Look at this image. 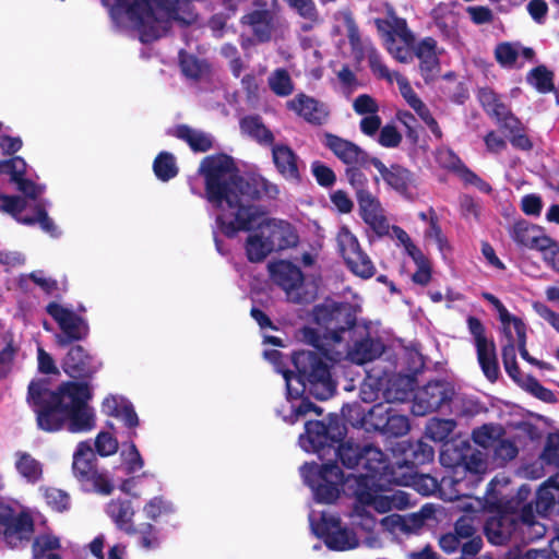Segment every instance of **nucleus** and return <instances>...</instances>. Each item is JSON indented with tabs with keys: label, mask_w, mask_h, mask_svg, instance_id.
Segmentation results:
<instances>
[{
	"label": "nucleus",
	"mask_w": 559,
	"mask_h": 559,
	"mask_svg": "<svg viewBox=\"0 0 559 559\" xmlns=\"http://www.w3.org/2000/svg\"><path fill=\"white\" fill-rule=\"evenodd\" d=\"M337 455L346 467H358L357 473L344 475L335 463H305L300 467V475L317 502L334 503L342 492L355 497L352 518L367 532L378 524L377 519L366 510L368 507L386 513L409 506L405 491L384 488L383 480L390 466L379 449L346 442L338 447Z\"/></svg>",
	"instance_id": "f257e3e1"
},
{
	"label": "nucleus",
	"mask_w": 559,
	"mask_h": 559,
	"mask_svg": "<svg viewBox=\"0 0 559 559\" xmlns=\"http://www.w3.org/2000/svg\"><path fill=\"white\" fill-rule=\"evenodd\" d=\"M318 329L304 330V338L314 348L297 352L293 361L298 376L277 369L286 382L289 399H298L305 392L319 400L330 399L336 389L333 378L334 364L346 357L352 362L362 365L378 358L384 349L379 340L364 338L349 349L343 344L350 334L349 328L355 317L345 305L328 302L318 306L313 312Z\"/></svg>",
	"instance_id": "f03ea898"
},
{
	"label": "nucleus",
	"mask_w": 559,
	"mask_h": 559,
	"mask_svg": "<svg viewBox=\"0 0 559 559\" xmlns=\"http://www.w3.org/2000/svg\"><path fill=\"white\" fill-rule=\"evenodd\" d=\"M91 397L87 382L67 381L53 391L48 380L38 379L29 382L26 401L40 430L57 432L68 425V430L75 433L95 426L93 409L87 404Z\"/></svg>",
	"instance_id": "7ed1b4c3"
},
{
	"label": "nucleus",
	"mask_w": 559,
	"mask_h": 559,
	"mask_svg": "<svg viewBox=\"0 0 559 559\" xmlns=\"http://www.w3.org/2000/svg\"><path fill=\"white\" fill-rule=\"evenodd\" d=\"M204 181L202 197L217 212L216 225L229 239L245 231V178L225 153L205 156L198 169Z\"/></svg>",
	"instance_id": "20e7f679"
},
{
	"label": "nucleus",
	"mask_w": 559,
	"mask_h": 559,
	"mask_svg": "<svg viewBox=\"0 0 559 559\" xmlns=\"http://www.w3.org/2000/svg\"><path fill=\"white\" fill-rule=\"evenodd\" d=\"M298 236L294 227L283 221L270 218L264 211L247 205V258L264 259L273 250L296 246Z\"/></svg>",
	"instance_id": "39448f33"
},
{
	"label": "nucleus",
	"mask_w": 559,
	"mask_h": 559,
	"mask_svg": "<svg viewBox=\"0 0 559 559\" xmlns=\"http://www.w3.org/2000/svg\"><path fill=\"white\" fill-rule=\"evenodd\" d=\"M102 4L109 9L112 20L117 21L122 14L135 25L140 32L143 43H151L160 38L162 33L158 24L162 20L157 16L153 4L165 12L169 20L180 21L178 2L179 0H100Z\"/></svg>",
	"instance_id": "423d86ee"
},
{
	"label": "nucleus",
	"mask_w": 559,
	"mask_h": 559,
	"mask_svg": "<svg viewBox=\"0 0 559 559\" xmlns=\"http://www.w3.org/2000/svg\"><path fill=\"white\" fill-rule=\"evenodd\" d=\"M353 514V511L350 512ZM352 524L364 534L358 535L354 528L344 525L341 519L329 512H318L311 510L309 513V523L312 533L321 538L328 548L335 551H346L357 548L361 543L369 548H379L382 545L380 537L373 534V530L367 532L355 523L349 515Z\"/></svg>",
	"instance_id": "0eeeda50"
},
{
	"label": "nucleus",
	"mask_w": 559,
	"mask_h": 559,
	"mask_svg": "<svg viewBox=\"0 0 559 559\" xmlns=\"http://www.w3.org/2000/svg\"><path fill=\"white\" fill-rule=\"evenodd\" d=\"M503 334L502 358L508 374L525 391L537 399L552 403L556 401L554 393L544 388L536 379L524 376L520 372L515 361V349L518 342L526 341V329L523 321L510 313L508 310L499 314Z\"/></svg>",
	"instance_id": "6e6552de"
},
{
	"label": "nucleus",
	"mask_w": 559,
	"mask_h": 559,
	"mask_svg": "<svg viewBox=\"0 0 559 559\" xmlns=\"http://www.w3.org/2000/svg\"><path fill=\"white\" fill-rule=\"evenodd\" d=\"M440 462L444 467L453 468V480L461 484L460 475L468 473L478 476L487 473L488 462L481 451L474 450L466 441H451L444 443L440 453Z\"/></svg>",
	"instance_id": "1a4fd4ad"
},
{
	"label": "nucleus",
	"mask_w": 559,
	"mask_h": 559,
	"mask_svg": "<svg viewBox=\"0 0 559 559\" xmlns=\"http://www.w3.org/2000/svg\"><path fill=\"white\" fill-rule=\"evenodd\" d=\"M72 471L74 477L86 490L108 496L114 491V484L105 473L97 469V457L91 444L82 441L73 454Z\"/></svg>",
	"instance_id": "9d476101"
},
{
	"label": "nucleus",
	"mask_w": 559,
	"mask_h": 559,
	"mask_svg": "<svg viewBox=\"0 0 559 559\" xmlns=\"http://www.w3.org/2000/svg\"><path fill=\"white\" fill-rule=\"evenodd\" d=\"M28 202L21 195H10L0 192V212L11 215L19 224L26 226L39 225L40 229L51 237L60 235L55 222L49 217L46 204L36 202L33 206V215H24Z\"/></svg>",
	"instance_id": "9b49d317"
},
{
	"label": "nucleus",
	"mask_w": 559,
	"mask_h": 559,
	"mask_svg": "<svg viewBox=\"0 0 559 559\" xmlns=\"http://www.w3.org/2000/svg\"><path fill=\"white\" fill-rule=\"evenodd\" d=\"M370 66L374 73L379 76L388 79L390 82H395L405 102L419 116V118L426 123L431 133L437 138L441 139L442 132L437 121L430 114L427 106L416 95L411 87L408 81L397 72L390 73L386 67L381 62L379 57L372 53L369 58Z\"/></svg>",
	"instance_id": "f8f14e48"
},
{
	"label": "nucleus",
	"mask_w": 559,
	"mask_h": 559,
	"mask_svg": "<svg viewBox=\"0 0 559 559\" xmlns=\"http://www.w3.org/2000/svg\"><path fill=\"white\" fill-rule=\"evenodd\" d=\"M46 312L59 326L60 332L55 335L56 344L59 347H67L75 342L84 341L88 336L87 321L73 310L51 301L46 306Z\"/></svg>",
	"instance_id": "ddd939ff"
},
{
	"label": "nucleus",
	"mask_w": 559,
	"mask_h": 559,
	"mask_svg": "<svg viewBox=\"0 0 559 559\" xmlns=\"http://www.w3.org/2000/svg\"><path fill=\"white\" fill-rule=\"evenodd\" d=\"M269 272L272 281L286 293L288 300L302 304L313 298L314 290L308 288L304 274L293 263L285 260L272 262Z\"/></svg>",
	"instance_id": "4468645a"
},
{
	"label": "nucleus",
	"mask_w": 559,
	"mask_h": 559,
	"mask_svg": "<svg viewBox=\"0 0 559 559\" xmlns=\"http://www.w3.org/2000/svg\"><path fill=\"white\" fill-rule=\"evenodd\" d=\"M389 53L400 62L413 59L414 37L406 26L405 20L392 17L388 21H377Z\"/></svg>",
	"instance_id": "2eb2a0df"
},
{
	"label": "nucleus",
	"mask_w": 559,
	"mask_h": 559,
	"mask_svg": "<svg viewBox=\"0 0 559 559\" xmlns=\"http://www.w3.org/2000/svg\"><path fill=\"white\" fill-rule=\"evenodd\" d=\"M33 518L24 511H16L9 504L0 502V537L11 548H17L23 542H27L34 533Z\"/></svg>",
	"instance_id": "dca6fc26"
},
{
	"label": "nucleus",
	"mask_w": 559,
	"mask_h": 559,
	"mask_svg": "<svg viewBox=\"0 0 559 559\" xmlns=\"http://www.w3.org/2000/svg\"><path fill=\"white\" fill-rule=\"evenodd\" d=\"M336 240L341 254L354 274L362 278H369L374 274V265L361 251L356 236L347 227L340 228Z\"/></svg>",
	"instance_id": "f3484780"
},
{
	"label": "nucleus",
	"mask_w": 559,
	"mask_h": 559,
	"mask_svg": "<svg viewBox=\"0 0 559 559\" xmlns=\"http://www.w3.org/2000/svg\"><path fill=\"white\" fill-rule=\"evenodd\" d=\"M469 333L473 335L474 344L477 352V359L485 377L493 382L499 376V367L497 361L496 345L492 340L485 334L483 323L469 317L467 320Z\"/></svg>",
	"instance_id": "a211bd4d"
},
{
	"label": "nucleus",
	"mask_w": 559,
	"mask_h": 559,
	"mask_svg": "<svg viewBox=\"0 0 559 559\" xmlns=\"http://www.w3.org/2000/svg\"><path fill=\"white\" fill-rule=\"evenodd\" d=\"M542 461L559 466V437L551 436L542 454ZM552 490H559V472L548 479L538 490L536 508L539 514H550L556 509V496Z\"/></svg>",
	"instance_id": "6ab92c4d"
},
{
	"label": "nucleus",
	"mask_w": 559,
	"mask_h": 559,
	"mask_svg": "<svg viewBox=\"0 0 559 559\" xmlns=\"http://www.w3.org/2000/svg\"><path fill=\"white\" fill-rule=\"evenodd\" d=\"M306 432L299 437V445L306 452H319L331 442L341 440L345 435L343 426L331 421L326 427L322 421L309 420L306 423Z\"/></svg>",
	"instance_id": "aec40b11"
},
{
	"label": "nucleus",
	"mask_w": 559,
	"mask_h": 559,
	"mask_svg": "<svg viewBox=\"0 0 559 559\" xmlns=\"http://www.w3.org/2000/svg\"><path fill=\"white\" fill-rule=\"evenodd\" d=\"M451 395L452 390L445 382H430L416 392L412 412L416 416H425L437 411Z\"/></svg>",
	"instance_id": "412c9836"
},
{
	"label": "nucleus",
	"mask_w": 559,
	"mask_h": 559,
	"mask_svg": "<svg viewBox=\"0 0 559 559\" xmlns=\"http://www.w3.org/2000/svg\"><path fill=\"white\" fill-rule=\"evenodd\" d=\"M392 406L389 403H380L371 407L367 413L360 406H349L344 415L354 425L366 431H381L388 426V417Z\"/></svg>",
	"instance_id": "4be33fe9"
},
{
	"label": "nucleus",
	"mask_w": 559,
	"mask_h": 559,
	"mask_svg": "<svg viewBox=\"0 0 559 559\" xmlns=\"http://www.w3.org/2000/svg\"><path fill=\"white\" fill-rule=\"evenodd\" d=\"M99 364L82 345H73L67 353L63 371L72 379H91L99 369Z\"/></svg>",
	"instance_id": "5701e85b"
},
{
	"label": "nucleus",
	"mask_w": 559,
	"mask_h": 559,
	"mask_svg": "<svg viewBox=\"0 0 559 559\" xmlns=\"http://www.w3.org/2000/svg\"><path fill=\"white\" fill-rule=\"evenodd\" d=\"M371 164L379 171L381 178L388 183V186L394 189L397 193L406 198H412V190L415 187V180L408 170L400 166H391L388 168L377 158H372Z\"/></svg>",
	"instance_id": "b1692460"
},
{
	"label": "nucleus",
	"mask_w": 559,
	"mask_h": 559,
	"mask_svg": "<svg viewBox=\"0 0 559 559\" xmlns=\"http://www.w3.org/2000/svg\"><path fill=\"white\" fill-rule=\"evenodd\" d=\"M166 133L187 143L194 153H205L214 147V138L211 133L185 123L168 129Z\"/></svg>",
	"instance_id": "393cba45"
},
{
	"label": "nucleus",
	"mask_w": 559,
	"mask_h": 559,
	"mask_svg": "<svg viewBox=\"0 0 559 559\" xmlns=\"http://www.w3.org/2000/svg\"><path fill=\"white\" fill-rule=\"evenodd\" d=\"M357 201L364 222L379 235L388 233L389 223L379 200L371 193H360Z\"/></svg>",
	"instance_id": "a878e982"
},
{
	"label": "nucleus",
	"mask_w": 559,
	"mask_h": 559,
	"mask_svg": "<svg viewBox=\"0 0 559 559\" xmlns=\"http://www.w3.org/2000/svg\"><path fill=\"white\" fill-rule=\"evenodd\" d=\"M479 102L485 110L496 117L507 130H515L519 127V120L509 111L508 107L500 100L499 96L491 90H480L478 94Z\"/></svg>",
	"instance_id": "bb28decb"
},
{
	"label": "nucleus",
	"mask_w": 559,
	"mask_h": 559,
	"mask_svg": "<svg viewBox=\"0 0 559 559\" xmlns=\"http://www.w3.org/2000/svg\"><path fill=\"white\" fill-rule=\"evenodd\" d=\"M479 102L485 110L496 117L507 130H515L519 127V120L509 111L508 107L500 100L499 96L491 90H480L478 94Z\"/></svg>",
	"instance_id": "cd10ccee"
},
{
	"label": "nucleus",
	"mask_w": 559,
	"mask_h": 559,
	"mask_svg": "<svg viewBox=\"0 0 559 559\" xmlns=\"http://www.w3.org/2000/svg\"><path fill=\"white\" fill-rule=\"evenodd\" d=\"M510 236L519 246L537 251L545 248L549 237L542 227L526 221L516 222L510 229Z\"/></svg>",
	"instance_id": "c85d7f7f"
},
{
	"label": "nucleus",
	"mask_w": 559,
	"mask_h": 559,
	"mask_svg": "<svg viewBox=\"0 0 559 559\" xmlns=\"http://www.w3.org/2000/svg\"><path fill=\"white\" fill-rule=\"evenodd\" d=\"M273 162L277 171L293 183L300 182L299 160L296 154L286 145H275L272 151Z\"/></svg>",
	"instance_id": "c756f323"
},
{
	"label": "nucleus",
	"mask_w": 559,
	"mask_h": 559,
	"mask_svg": "<svg viewBox=\"0 0 559 559\" xmlns=\"http://www.w3.org/2000/svg\"><path fill=\"white\" fill-rule=\"evenodd\" d=\"M287 107L312 123H322L328 117V110L323 104L304 94L297 95L287 103Z\"/></svg>",
	"instance_id": "7c9ffc66"
},
{
	"label": "nucleus",
	"mask_w": 559,
	"mask_h": 559,
	"mask_svg": "<svg viewBox=\"0 0 559 559\" xmlns=\"http://www.w3.org/2000/svg\"><path fill=\"white\" fill-rule=\"evenodd\" d=\"M106 513L119 530L124 531L128 535L136 533V527L131 523L134 512L130 500H110L107 503Z\"/></svg>",
	"instance_id": "2f4dec72"
},
{
	"label": "nucleus",
	"mask_w": 559,
	"mask_h": 559,
	"mask_svg": "<svg viewBox=\"0 0 559 559\" xmlns=\"http://www.w3.org/2000/svg\"><path fill=\"white\" fill-rule=\"evenodd\" d=\"M324 144L347 165L359 164L364 158V153L357 145L336 135L325 134Z\"/></svg>",
	"instance_id": "473e14b6"
},
{
	"label": "nucleus",
	"mask_w": 559,
	"mask_h": 559,
	"mask_svg": "<svg viewBox=\"0 0 559 559\" xmlns=\"http://www.w3.org/2000/svg\"><path fill=\"white\" fill-rule=\"evenodd\" d=\"M391 483L401 484L403 486H413L418 492L424 496L435 492L437 489V481L428 475H415L411 478H400L395 476L394 472L389 467L388 476L383 480L384 488Z\"/></svg>",
	"instance_id": "72a5a7b5"
},
{
	"label": "nucleus",
	"mask_w": 559,
	"mask_h": 559,
	"mask_svg": "<svg viewBox=\"0 0 559 559\" xmlns=\"http://www.w3.org/2000/svg\"><path fill=\"white\" fill-rule=\"evenodd\" d=\"M278 194L277 187L258 174L247 176V200H271Z\"/></svg>",
	"instance_id": "f704fd0d"
},
{
	"label": "nucleus",
	"mask_w": 559,
	"mask_h": 559,
	"mask_svg": "<svg viewBox=\"0 0 559 559\" xmlns=\"http://www.w3.org/2000/svg\"><path fill=\"white\" fill-rule=\"evenodd\" d=\"M436 46L435 39L425 38L419 43L416 50V55L420 60V70L426 80L432 78L438 71Z\"/></svg>",
	"instance_id": "c9c22d12"
},
{
	"label": "nucleus",
	"mask_w": 559,
	"mask_h": 559,
	"mask_svg": "<svg viewBox=\"0 0 559 559\" xmlns=\"http://www.w3.org/2000/svg\"><path fill=\"white\" fill-rule=\"evenodd\" d=\"M485 532L490 543L503 544L512 534L510 516L502 514L498 518H490L485 525Z\"/></svg>",
	"instance_id": "e433bc0d"
},
{
	"label": "nucleus",
	"mask_w": 559,
	"mask_h": 559,
	"mask_svg": "<svg viewBox=\"0 0 559 559\" xmlns=\"http://www.w3.org/2000/svg\"><path fill=\"white\" fill-rule=\"evenodd\" d=\"M431 17L438 28L448 37H454L457 17L452 8L445 3H439L432 11Z\"/></svg>",
	"instance_id": "4c0bfd02"
},
{
	"label": "nucleus",
	"mask_w": 559,
	"mask_h": 559,
	"mask_svg": "<svg viewBox=\"0 0 559 559\" xmlns=\"http://www.w3.org/2000/svg\"><path fill=\"white\" fill-rule=\"evenodd\" d=\"M520 56H523L525 59H531L533 57V50L509 43L500 44L496 48V58L503 67L514 66Z\"/></svg>",
	"instance_id": "58836bf2"
},
{
	"label": "nucleus",
	"mask_w": 559,
	"mask_h": 559,
	"mask_svg": "<svg viewBox=\"0 0 559 559\" xmlns=\"http://www.w3.org/2000/svg\"><path fill=\"white\" fill-rule=\"evenodd\" d=\"M502 435L503 429L500 425L486 424L473 431V440L484 449L495 448Z\"/></svg>",
	"instance_id": "ea45409f"
},
{
	"label": "nucleus",
	"mask_w": 559,
	"mask_h": 559,
	"mask_svg": "<svg viewBox=\"0 0 559 559\" xmlns=\"http://www.w3.org/2000/svg\"><path fill=\"white\" fill-rule=\"evenodd\" d=\"M153 170L160 181H168L177 176L178 167L175 157L169 152H160L154 159Z\"/></svg>",
	"instance_id": "a19ab883"
},
{
	"label": "nucleus",
	"mask_w": 559,
	"mask_h": 559,
	"mask_svg": "<svg viewBox=\"0 0 559 559\" xmlns=\"http://www.w3.org/2000/svg\"><path fill=\"white\" fill-rule=\"evenodd\" d=\"M17 457L15 463L17 472L29 483L38 481L43 475L40 463L26 452H19Z\"/></svg>",
	"instance_id": "79ce46f5"
},
{
	"label": "nucleus",
	"mask_w": 559,
	"mask_h": 559,
	"mask_svg": "<svg viewBox=\"0 0 559 559\" xmlns=\"http://www.w3.org/2000/svg\"><path fill=\"white\" fill-rule=\"evenodd\" d=\"M250 28L258 41L267 40L273 28L272 15L267 11H259L250 15Z\"/></svg>",
	"instance_id": "37998d69"
},
{
	"label": "nucleus",
	"mask_w": 559,
	"mask_h": 559,
	"mask_svg": "<svg viewBox=\"0 0 559 559\" xmlns=\"http://www.w3.org/2000/svg\"><path fill=\"white\" fill-rule=\"evenodd\" d=\"M61 548L60 538L52 534H41L35 537L32 544V559H43L48 551Z\"/></svg>",
	"instance_id": "c03bdc74"
},
{
	"label": "nucleus",
	"mask_w": 559,
	"mask_h": 559,
	"mask_svg": "<svg viewBox=\"0 0 559 559\" xmlns=\"http://www.w3.org/2000/svg\"><path fill=\"white\" fill-rule=\"evenodd\" d=\"M456 424L452 419L432 418L426 427V436L433 441H444L454 430Z\"/></svg>",
	"instance_id": "a18cd8bd"
},
{
	"label": "nucleus",
	"mask_w": 559,
	"mask_h": 559,
	"mask_svg": "<svg viewBox=\"0 0 559 559\" xmlns=\"http://www.w3.org/2000/svg\"><path fill=\"white\" fill-rule=\"evenodd\" d=\"M527 82L540 93H548L552 90V74L545 67L533 69L527 75Z\"/></svg>",
	"instance_id": "49530a36"
},
{
	"label": "nucleus",
	"mask_w": 559,
	"mask_h": 559,
	"mask_svg": "<svg viewBox=\"0 0 559 559\" xmlns=\"http://www.w3.org/2000/svg\"><path fill=\"white\" fill-rule=\"evenodd\" d=\"M269 85L278 96H287L294 90L289 74L283 69H277L270 75Z\"/></svg>",
	"instance_id": "de8ad7c7"
},
{
	"label": "nucleus",
	"mask_w": 559,
	"mask_h": 559,
	"mask_svg": "<svg viewBox=\"0 0 559 559\" xmlns=\"http://www.w3.org/2000/svg\"><path fill=\"white\" fill-rule=\"evenodd\" d=\"M409 430V421L405 415L397 413L393 407L388 417V426L384 427L382 433L389 436H404Z\"/></svg>",
	"instance_id": "09e8293b"
},
{
	"label": "nucleus",
	"mask_w": 559,
	"mask_h": 559,
	"mask_svg": "<svg viewBox=\"0 0 559 559\" xmlns=\"http://www.w3.org/2000/svg\"><path fill=\"white\" fill-rule=\"evenodd\" d=\"M17 352L19 346L14 344L13 340H10L0 350V380L11 373Z\"/></svg>",
	"instance_id": "8fccbe9b"
},
{
	"label": "nucleus",
	"mask_w": 559,
	"mask_h": 559,
	"mask_svg": "<svg viewBox=\"0 0 559 559\" xmlns=\"http://www.w3.org/2000/svg\"><path fill=\"white\" fill-rule=\"evenodd\" d=\"M26 162L21 156H13L9 159L0 160V175H9L11 182L13 178L25 176L26 174Z\"/></svg>",
	"instance_id": "3c124183"
},
{
	"label": "nucleus",
	"mask_w": 559,
	"mask_h": 559,
	"mask_svg": "<svg viewBox=\"0 0 559 559\" xmlns=\"http://www.w3.org/2000/svg\"><path fill=\"white\" fill-rule=\"evenodd\" d=\"M247 134L261 144H271L273 142L272 132L257 117L247 119Z\"/></svg>",
	"instance_id": "603ef678"
},
{
	"label": "nucleus",
	"mask_w": 559,
	"mask_h": 559,
	"mask_svg": "<svg viewBox=\"0 0 559 559\" xmlns=\"http://www.w3.org/2000/svg\"><path fill=\"white\" fill-rule=\"evenodd\" d=\"M45 499L47 504L57 512L67 511L70 507V496L58 488H47Z\"/></svg>",
	"instance_id": "864d4df0"
},
{
	"label": "nucleus",
	"mask_w": 559,
	"mask_h": 559,
	"mask_svg": "<svg viewBox=\"0 0 559 559\" xmlns=\"http://www.w3.org/2000/svg\"><path fill=\"white\" fill-rule=\"evenodd\" d=\"M415 262L417 270L413 275V281L420 285H426L431 278V267L427 258L421 251L411 257Z\"/></svg>",
	"instance_id": "5fc2aeb1"
},
{
	"label": "nucleus",
	"mask_w": 559,
	"mask_h": 559,
	"mask_svg": "<svg viewBox=\"0 0 559 559\" xmlns=\"http://www.w3.org/2000/svg\"><path fill=\"white\" fill-rule=\"evenodd\" d=\"M143 511L147 519L156 521L160 515L171 513L174 510L162 497H154L144 506Z\"/></svg>",
	"instance_id": "6e6d98bb"
},
{
	"label": "nucleus",
	"mask_w": 559,
	"mask_h": 559,
	"mask_svg": "<svg viewBox=\"0 0 559 559\" xmlns=\"http://www.w3.org/2000/svg\"><path fill=\"white\" fill-rule=\"evenodd\" d=\"M96 453L100 456H109L118 450V441L111 433L102 431L95 439Z\"/></svg>",
	"instance_id": "4d7b16f0"
},
{
	"label": "nucleus",
	"mask_w": 559,
	"mask_h": 559,
	"mask_svg": "<svg viewBox=\"0 0 559 559\" xmlns=\"http://www.w3.org/2000/svg\"><path fill=\"white\" fill-rule=\"evenodd\" d=\"M140 535V544L143 548L152 549L159 545L157 537V530L151 523H143L136 528V533Z\"/></svg>",
	"instance_id": "13d9d810"
},
{
	"label": "nucleus",
	"mask_w": 559,
	"mask_h": 559,
	"mask_svg": "<svg viewBox=\"0 0 559 559\" xmlns=\"http://www.w3.org/2000/svg\"><path fill=\"white\" fill-rule=\"evenodd\" d=\"M13 183L16 185L17 190L23 193V198L26 200H37V198L43 193L44 188L36 185L33 180L25 178V176H20L16 179L13 178Z\"/></svg>",
	"instance_id": "bf43d9fd"
},
{
	"label": "nucleus",
	"mask_w": 559,
	"mask_h": 559,
	"mask_svg": "<svg viewBox=\"0 0 559 559\" xmlns=\"http://www.w3.org/2000/svg\"><path fill=\"white\" fill-rule=\"evenodd\" d=\"M311 171L317 182L322 187H331L336 180L334 171L320 162L312 163Z\"/></svg>",
	"instance_id": "052dcab7"
},
{
	"label": "nucleus",
	"mask_w": 559,
	"mask_h": 559,
	"mask_svg": "<svg viewBox=\"0 0 559 559\" xmlns=\"http://www.w3.org/2000/svg\"><path fill=\"white\" fill-rule=\"evenodd\" d=\"M545 248H539L543 260L547 265L559 272V243L548 237V242L544 243Z\"/></svg>",
	"instance_id": "680f3d73"
},
{
	"label": "nucleus",
	"mask_w": 559,
	"mask_h": 559,
	"mask_svg": "<svg viewBox=\"0 0 559 559\" xmlns=\"http://www.w3.org/2000/svg\"><path fill=\"white\" fill-rule=\"evenodd\" d=\"M297 13L311 22L317 20V11L312 0H284Z\"/></svg>",
	"instance_id": "e2e57ef3"
},
{
	"label": "nucleus",
	"mask_w": 559,
	"mask_h": 559,
	"mask_svg": "<svg viewBox=\"0 0 559 559\" xmlns=\"http://www.w3.org/2000/svg\"><path fill=\"white\" fill-rule=\"evenodd\" d=\"M477 525L475 524V520L469 515H465L456 522L454 534L463 542L475 537Z\"/></svg>",
	"instance_id": "0e129e2a"
},
{
	"label": "nucleus",
	"mask_w": 559,
	"mask_h": 559,
	"mask_svg": "<svg viewBox=\"0 0 559 559\" xmlns=\"http://www.w3.org/2000/svg\"><path fill=\"white\" fill-rule=\"evenodd\" d=\"M38 371L44 374H59V369L52 356L43 347L37 348Z\"/></svg>",
	"instance_id": "69168bd1"
},
{
	"label": "nucleus",
	"mask_w": 559,
	"mask_h": 559,
	"mask_svg": "<svg viewBox=\"0 0 559 559\" xmlns=\"http://www.w3.org/2000/svg\"><path fill=\"white\" fill-rule=\"evenodd\" d=\"M346 176L349 185L356 192V198H359L360 193H370L367 190L368 179L361 171L355 168H349L346 171Z\"/></svg>",
	"instance_id": "338daca9"
},
{
	"label": "nucleus",
	"mask_w": 559,
	"mask_h": 559,
	"mask_svg": "<svg viewBox=\"0 0 559 559\" xmlns=\"http://www.w3.org/2000/svg\"><path fill=\"white\" fill-rule=\"evenodd\" d=\"M124 464L127 474H133L141 469L144 465V461L133 441L130 442V448L124 460Z\"/></svg>",
	"instance_id": "774afa93"
}]
</instances>
